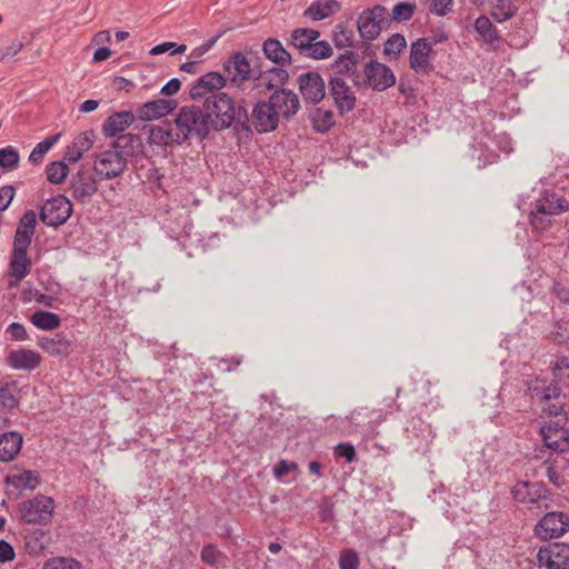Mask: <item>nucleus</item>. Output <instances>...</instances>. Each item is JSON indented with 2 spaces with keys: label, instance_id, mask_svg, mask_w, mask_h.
Wrapping results in <instances>:
<instances>
[{
  "label": "nucleus",
  "instance_id": "22",
  "mask_svg": "<svg viewBox=\"0 0 569 569\" xmlns=\"http://www.w3.org/2000/svg\"><path fill=\"white\" fill-rule=\"evenodd\" d=\"M41 361L40 353L27 348L10 350L6 357L7 365L13 370L32 371L41 365Z\"/></svg>",
  "mask_w": 569,
  "mask_h": 569
},
{
  "label": "nucleus",
  "instance_id": "29",
  "mask_svg": "<svg viewBox=\"0 0 569 569\" xmlns=\"http://www.w3.org/2000/svg\"><path fill=\"white\" fill-rule=\"evenodd\" d=\"M38 346L52 357H68L72 350V342L61 333L54 337H43L38 341Z\"/></svg>",
  "mask_w": 569,
  "mask_h": 569
},
{
  "label": "nucleus",
  "instance_id": "39",
  "mask_svg": "<svg viewBox=\"0 0 569 569\" xmlns=\"http://www.w3.org/2000/svg\"><path fill=\"white\" fill-rule=\"evenodd\" d=\"M30 322L41 330H53L60 327L61 318L53 312L38 310L30 317Z\"/></svg>",
  "mask_w": 569,
  "mask_h": 569
},
{
  "label": "nucleus",
  "instance_id": "38",
  "mask_svg": "<svg viewBox=\"0 0 569 569\" xmlns=\"http://www.w3.org/2000/svg\"><path fill=\"white\" fill-rule=\"evenodd\" d=\"M357 64L358 56L353 51H346L345 53L340 54L335 62L337 71L339 73L349 76L353 83L355 76L361 74V72L357 70Z\"/></svg>",
  "mask_w": 569,
  "mask_h": 569
},
{
  "label": "nucleus",
  "instance_id": "17",
  "mask_svg": "<svg viewBox=\"0 0 569 569\" xmlns=\"http://www.w3.org/2000/svg\"><path fill=\"white\" fill-rule=\"evenodd\" d=\"M251 123L260 133L271 132L277 129L279 117L269 101L261 100L252 109Z\"/></svg>",
  "mask_w": 569,
  "mask_h": 569
},
{
  "label": "nucleus",
  "instance_id": "7",
  "mask_svg": "<svg viewBox=\"0 0 569 569\" xmlns=\"http://www.w3.org/2000/svg\"><path fill=\"white\" fill-rule=\"evenodd\" d=\"M54 500L44 495H37L21 506V516L27 523L48 525L54 511Z\"/></svg>",
  "mask_w": 569,
  "mask_h": 569
},
{
  "label": "nucleus",
  "instance_id": "60",
  "mask_svg": "<svg viewBox=\"0 0 569 569\" xmlns=\"http://www.w3.org/2000/svg\"><path fill=\"white\" fill-rule=\"evenodd\" d=\"M181 82L178 78L170 79L161 89V93L164 96H173L180 89Z\"/></svg>",
  "mask_w": 569,
  "mask_h": 569
},
{
  "label": "nucleus",
  "instance_id": "53",
  "mask_svg": "<svg viewBox=\"0 0 569 569\" xmlns=\"http://www.w3.org/2000/svg\"><path fill=\"white\" fill-rule=\"evenodd\" d=\"M16 194V189L11 184L0 187V212L6 211L11 204Z\"/></svg>",
  "mask_w": 569,
  "mask_h": 569
},
{
  "label": "nucleus",
  "instance_id": "14",
  "mask_svg": "<svg viewBox=\"0 0 569 569\" xmlns=\"http://www.w3.org/2000/svg\"><path fill=\"white\" fill-rule=\"evenodd\" d=\"M29 247L12 246L9 262V286L18 287L19 283L30 273L32 261L28 254Z\"/></svg>",
  "mask_w": 569,
  "mask_h": 569
},
{
  "label": "nucleus",
  "instance_id": "28",
  "mask_svg": "<svg viewBox=\"0 0 569 569\" xmlns=\"http://www.w3.org/2000/svg\"><path fill=\"white\" fill-rule=\"evenodd\" d=\"M341 10V3L337 0H315L303 11V17L312 21H321L335 16Z\"/></svg>",
  "mask_w": 569,
  "mask_h": 569
},
{
  "label": "nucleus",
  "instance_id": "18",
  "mask_svg": "<svg viewBox=\"0 0 569 569\" xmlns=\"http://www.w3.org/2000/svg\"><path fill=\"white\" fill-rule=\"evenodd\" d=\"M298 84L300 93L307 102L318 103L325 98L326 86L319 73L306 72L300 74Z\"/></svg>",
  "mask_w": 569,
  "mask_h": 569
},
{
  "label": "nucleus",
  "instance_id": "23",
  "mask_svg": "<svg viewBox=\"0 0 569 569\" xmlns=\"http://www.w3.org/2000/svg\"><path fill=\"white\" fill-rule=\"evenodd\" d=\"M330 94L340 113L350 112L356 107V96L348 83L341 78H332L329 82Z\"/></svg>",
  "mask_w": 569,
  "mask_h": 569
},
{
  "label": "nucleus",
  "instance_id": "61",
  "mask_svg": "<svg viewBox=\"0 0 569 569\" xmlns=\"http://www.w3.org/2000/svg\"><path fill=\"white\" fill-rule=\"evenodd\" d=\"M293 468H296V465H295V463L289 465V463H287L284 460H281V461H279V462L276 465V467H274V469H273V473H274L276 478L280 479V478H282L283 476L288 475V473H289V471H290L291 469H293Z\"/></svg>",
  "mask_w": 569,
  "mask_h": 569
},
{
  "label": "nucleus",
  "instance_id": "40",
  "mask_svg": "<svg viewBox=\"0 0 569 569\" xmlns=\"http://www.w3.org/2000/svg\"><path fill=\"white\" fill-rule=\"evenodd\" d=\"M61 133H56L37 143L29 154V162L39 164L43 161L46 153L59 141Z\"/></svg>",
  "mask_w": 569,
  "mask_h": 569
},
{
  "label": "nucleus",
  "instance_id": "20",
  "mask_svg": "<svg viewBox=\"0 0 569 569\" xmlns=\"http://www.w3.org/2000/svg\"><path fill=\"white\" fill-rule=\"evenodd\" d=\"M546 447L558 452L569 450V430L559 422H548L540 429Z\"/></svg>",
  "mask_w": 569,
  "mask_h": 569
},
{
  "label": "nucleus",
  "instance_id": "6",
  "mask_svg": "<svg viewBox=\"0 0 569 569\" xmlns=\"http://www.w3.org/2000/svg\"><path fill=\"white\" fill-rule=\"evenodd\" d=\"M382 420L381 411L361 407L352 410L348 417L340 421V425L347 435L371 433Z\"/></svg>",
  "mask_w": 569,
  "mask_h": 569
},
{
  "label": "nucleus",
  "instance_id": "1",
  "mask_svg": "<svg viewBox=\"0 0 569 569\" xmlns=\"http://www.w3.org/2000/svg\"><path fill=\"white\" fill-rule=\"evenodd\" d=\"M202 111L210 129L222 131L236 122L247 119L242 107H237L234 100L226 92H218L204 99Z\"/></svg>",
  "mask_w": 569,
  "mask_h": 569
},
{
  "label": "nucleus",
  "instance_id": "26",
  "mask_svg": "<svg viewBox=\"0 0 569 569\" xmlns=\"http://www.w3.org/2000/svg\"><path fill=\"white\" fill-rule=\"evenodd\" d=\"M96 140V134L92 130L80 132L74 137L73 141L67 147L64 159L71 163L79 161L82 156L91 149Z\"/></svg>",
  "mask_w": 569,
  "mask_h": 569
},
{
  "label": "nucleus",
  "instance_id": "49",
  "mask_svg": "<svg viewBox=\"0 0 569 569\" xmlns=\"http://www.w3.org/2000/svg\"><path fill=\"white\" fill-rule=\"evenodd\" d=\"M415 9V3L399 2L392 9V18L399 22L408 21L412 18Z\"/></svg>",
  "mask_w": 569,
  "mask_h": 569
},
{
  "label": "nucleus",
  "instance_id": "5",
  "mask_svg": "<svg viewBox=\"0 0 569 569\" xmlns=\"http://www.w3.org/2000/svg\"><path fill=\"white\" fill-rule=\"evenodd\" d=\"M174 123L182 141L190 136H196L198 139L203 140L210 132L206 116L202 109L198 107L181 108Z\"/></svg>",
  "mask_w": 569,
  "mask_h": 569
},
{
  "label": "nucleus",
  "instance_id": "37",
  "mask_svg": "<svg viewBox=\"0 0 569 569\" xmlns=\"http://www.w3.org/2000/svg\"><path fill=\"white\" fill-rule=\"evenodd\" d=\"M511 492L513 499L522 503H535L541 497L540 488L531 482H519Z\"/></svg>",
  "mask_w": 569,
  "mask_h": 569
},
{
  "label": "nucleus",
  "instance_id": "33",
  "mask_svg": "<svg viewBox=\"0 0 569 569\" xmlns=\"http://www.w3.org/2000/svg\"><path fill=\"white\" fill-rule=\"evenodd\" d=\"M262 50L269 60L279 66H289L291 63V54L284 49L278 39H267L263 42Z\"/></svg>",
  "mask_w": 569,
  "mask_h": 569
},
{
  "label": "nucleus",
  "instance_id": "21",
  "mask_svg": "<svg viewBox=\"0 0 569 569\" xmlns=\"http://www.w3.org/2000/svg\"><path fill=\"white\" fill-rule=\"evenodd\" d=\"M268 101L271 103L279 118L289 119L300 109L298 96L291 90H277L270 96Z\"/></svg>",
  "mask_w": 569,
  "mask_h": 569
},
{
  "label": "nucleus",
  "instance_id": "4",
  "mask_svg": "<svg viewBox=\"0 0 569 569\" xmlns=\"http://www.w3.org/2000/svg\"><path fill=\"white\" fill-rule=\"evenodd\" d=\"M568 208L563 198L551 191H545L539 199L535 201V207L530 211V223L536 230H545L551 222L553 216L560 214Z\"/></svg>",
  "mask_w": 569,
  "mask_h": 569
},
{
  "label": "nucleus",
  "instance_id": "36",
  "mask_svg": "<svg viewBox=\"0 0 569 569\" xmlns=\"http://www.w3.org/2000/svg\"><path fill=\"white\" fill-rule=\"evenodd\" d=\"M97 191L96 182L92 178L84 174H77L71 182L72 197L84 201Z\"/></svg>",
  "mask_w": 569,
  "mask_h": 569
},
{
  "label": "nucleus",
  "instance_id": "9",
  "mask_svg": "<svg viewBox=\"0 0 569 569\" xmlns=\"http://www.w3.org/2000/svg\"><path fill=\"white\" fill-rule=\"evenodd\" d=\"M569 530V516L561 511L546 513L535 527L537 537L551 540L562 537Z\"/></svg>",
  "mask_w": 569,
  "mask_h": 569
},
{
  "label": "nucleus",
  "instance_id": "52",
  "mask_svg": "<svg viewBox=\"0 0 569 569\" xmlns=\"http://www.w3.org/2000/svg\"><path fill=\"white\" fill-rule=\"evenodd\" d=\"M186 50H187L186 44L177 46L174 42H163V43L154 46L150 50V54L158 56V54H162L168 51H171V54H177V53H183V52H186Z\"/></svg>",
  "mask_w": 569,
  "mask_h": 569
},
{
  "label": "nucleus",
  "instance_id": "24",
  "mask_svg": "<svg viewBox=\"0 0 569 569\" xmlns=\"http://www.w3.org/2000/svg\"><path fill=\"white\" fill-rule=\"evenodd\" d=\"M176 102L167 99H157L153 101H149L143 103L137 110V117L141 121H151L156 119H160L170 112H172L176 108Z\"/></svg>",
  "mask_w": 569,
  "mask_h": 569
},
{
  "label": "nucleus",
  "instance_id": "45",
  "mask_svg": "<svg viewBox=\"0 0 569 569\" xmlns=\"http://www.w3.org/2000/svg\"><path fill=\"white\" fill-rule=\"evenodd\" d=\"M517 13V7L511 0H497L492 17L497 22L511 19Z\"/></svg>",
  "mask_w": 569,
  "mask_h": 569
},
{
  "label": "nucleus",
  "instance_id": "30",
  "mask_svg": "<svg viewBox=\"0 0 569 569\" xmlns=\"http://www.w3.org/2000/svg\"><path fill=\"white\" fill-rule=\"evenodd\" d=\"M22 436L18 431H8L0 435V461H12L21 450Z\"/></svg>",
  "mask_w": 569,
  "mask_h": 569
},
{
  "label": "nucleus",
  "instance_id": "3",
  "mask_svg": "<svg viewBox=\"0 0 569 569\" xmlns=\"http://www.w3.org/2000/svg\"><path fill=\"white\" fill-rule=\"evenodd\" d=\"M395 83L396 76L393 71L385 63L375 60L365 64L361 74L355 76V87L359 90L385 91Z\"/></svg>",
  "mask_w": 569,
  "mask_h": 569
},
{
  "label": "nucleus",
  "instance_id": "57",
  "mask_svg": "<svg viewBox=\"0 0 569 569\" xmlns=\"http://www.w3.org/2000/svg\"><path fill=\"white\" fill-rule=\"evenodd\" d=\"M336 452L338 456L346 458L348 462H352L356 458L355 447L350 443H339L336 447Z\"/></svg>",
  "mask_w": 569,
  "mask_h": 569
},
{
  "label": "nucleus",
  "instance_id": "11",
  "mask_svg": "<svg viewBox=\"0 0 569 569\" xmlns=\"http://www.w3.org/2000/svg\"><path fill=\"white\" fill-rule=\"evenodd\" d=\"M386 16L387 10L382 6H375L361 12L357 21L360 37L366 40L376 39L382 30Z\"/></svg>",
  "mask_w": 569,
  "mask_h": 569
},
{
  "label": "nucleus",
  "instance_id": "64",
  "mask_svg": "<svg viewBox=\"0 0 569 569\" xmlns=\"http://www.w3.org/2000/svg\"><path fill=\"white\" fill-rule=\"evenodd\" d=\"M111 56V51L109 48L107 47H101L99 49H97L93 53V60L99 62V61H104L107 60L109 57Z\"/></svg>",
  "mask_w": 569,
  "mask_h": 569
},
{
  "label": "nucleus",
  "instance_id": "48",
  "mask_svg": "<svg viewBox=\"0 0 569 569\" xmlns=\"http://www.w3.org/2000/svg\"><path fill=\"white\" fill-rule=\"evenodd\" d=\"M353 31L342 26H337L333 34V42L337 48H347L352 46Z\"/></svg>",
  "mask_w": 569,
  "mask_h": 569
},
{
  "label": "nucleus",
  "instance_id": "50",
  "mask_svg": "<svg viewBox=\"0 0 569 569\" xmlns=\"http://www.w3.org/2000/svg\"><path fill=\"white\" fill-rule=\"evenodd\" d=\"M222 555L214 545L204 546L201 551V559L208 566H218Z\"/></svg>",
  "mask_w": 569,
  "mask_h": 569
},
{
  "label": "nucleus",
  "instance_id": "27",
  "mask_svg": "<svg viewBox=\"0 0 569 569\" xmlns=\"http://www.w3.org/2000/svg\"><path fill=\"white\" fill-rule=\"evenodd\" d=\"M37 216L33 210L26 211L19 220L16 233L13 237V244L30 247L32 237L36 232Z\"/></svg>",
  "mask_w": 569,
  "mask_h": 569
},
{
  "label": "nucleus",
  "instance_id": "55",
  "mask_svg": "<svg viewBox=\"0 0 569 569\" xmlns=\"http://www.w3.org/2000/svg\"><path fill=\"white\" fill-rule=\"evenodd\" d=\"M23 48V42L19 39H14L11 43L0 49V60L11 59L17 56Z\"/></svg>",
  "mask_w": 569,
  "mask_h": 569
},
{
  "label": "nucleus",
  "instance_id": "51",
  "mask_svg": "<svg viewBox=\"0 0 569 569\" xmlns=\"http://www.w3.org/2000/svg\"><path fill=\"white\" fill-rule=\"evenodd\" d=\"M359 566V558L355 550L346 549L341 552L339 558L340 569H357Z\"/></svg>",
  "mask_w": 569,
  "mask_h": 569
},
{
  "label": "nucleus",
  "instance_id": "44",
  "mask_svg": "<svg viewBox=\"0 0 569 569\" xmlns=\"http://www.w3.org/2000/svg\"><path fill=\"white\" fill-rule=\"evenodd\" d=\"M69 168L63 161L50 162L46 167L47 179L53 184L61 183L68 176Z\"/></svg>",
  "mask_w": 569,
  "mask_h": 569
},
{
  "label": "nucleus",
  "instance_id": "46",
  "mask_svg": "<svg viewBox=\"0 0 569 569\" xmlns=\"http://www.w3.org/2000/svg\"><path fill=\"white\" fill-rule=\"evenodd\" d=\"M331 54H332V48L329 44V42H327L325 40L317 39L310 47L306 57L315 59V60H321V59L329 58Z\"/></svg>",
  "mask_w": 569,
  "mask_h": 569
},
{
  "label": "nucleus",
  "instance_id": "31",
  "mask_svg": "<svg viewBox=\"0 0 569 569\" xmlns=\"http://www.w3.org/2000/svg\"><path fill=\"white\" fill-rule=\"evenodd\" d=\"M6 483L18 491L34 490L41 483V479L37 471L24 470L8 475Z\"/></svg>",
  "mask_w": 569,
  "mask_h": 569
},
{
  "label": "nucleus",
  "instance_id": "35",
  "mask_svg": "<svg viewBox=\"0 0 569 569\" xmlns=\"http://www.w3.org/2000/svg\"><path fill=\"white\" fill-rule=\"evenodd\" d=\"M475 30L482 38V40L492 48H496L500 42L497 28L492 24L487 16H480L475 21Z\"/></svg>",
  "mask_w": 569,
  "mask_h": 569
},
{
  "label": "nucleus",
  "instance_id": "47",
  "mask_svg": "<svg viewBox=\"0 0 569 569\" xmlns=\"http://www.w3.org/2000/svg\"><path fill=\"white\" fill-rule=\"evenodd\" d=\"M81 565L73 558L57 557L47 560L43 569H80Z\"/></svg>",
  "mask_w": 569,
  "mask_h": 569
},
{
  "label": "nucleus",
  "instance_id": "59",
  "mask_svg": "<svg viewBox=\"0 0 569 569\" xmlns=\"http://www.w3.org/2000/svg\"><path fill=\"white\" fill-rule=\"evenodd\" d=\"M13 558L14 550L12 546L4 540H0V562H6L12 560Z\"/></svg>",
  "mask_w": 569,
  "mask_h": 569
},
{
  "label": "nucleus",
  "instance_id": "25",
  "mask_svg": "<svg viewBox=\"0 0 569 569\" xmlns=\"http://www.w3.org/2000/svg\"><path fill=\"white\" fill-rule=\"evenodd\" d=\"M148 140L150 144L160 147L181 144L183 142L177 131V127H173L171 123L152 126L149 131Z\"/></svg>",
  "mask_w": 569,
  "mask_h": 569
},
{
  "label": "nucleus",
  "instance_id": "56",
  "mask_svg": "<svg viewBox=\"0 0 569 569\" xmlns=\"http://www.w3.org/2000/svg\"><path fill=\"white\" fill-rule=\"evenodd\" d=\"M7 333L14 341H24L28 339V332L23 325L19 322H12L7 328Z\"/></svg>",
  "mask_w": 569,
  "mask_h": 569
},
{
  "label": "nucleus",
  "instance_id": "63",
  "mask_svg": "<svg viewBox=\"0 0 569 569\" xmlns=\"http://www.w3.org/2000/svg\"><path fill=\"white\" fill-rule=\"evenodd\" d=\"M98 107H99L98 100L88 99L80 104L79 111L83 112V113H88V112L94 111Z\"/></svg>",
  "mask_w": 569,
  "mask_h": 569
},
{
  "label": "nucleus",
  "instance_id": "8",
  "mask_svg": "<svg viewBox=\"0 0 569 569\" xmlns=\"http://www.w3.org/2000/svg\"><path fill=\"white\" fill-rule=\"evenodd\" d=\"M134 116L131 111L123 110L116 112L106 119L102 124V132L108 138H117L114 143L116 148H124L127 141H139V137L136 134H121L132 124Z\"/></svg>",
  "mask_w": 569,
  "mask_h": 569
},
{
  "label": "nucleus",
  "instance_id": "19",
  "mask_svg": "<svg viewBox=\"0 0 569 569\" xmlns=\"http://www.w3.org/2000/svg\"><path fill=\"white\" fill-rule=\"evenodd\" d=\"M228 87L224 77L216 71H210L199 77L190 88V98L192 100H199L207 98L208 93L213 94L214 91L221 90Z\"/></svg>",
  "mask_w": 569,
  "mask_h": 569
},
{
  "label": "nucleus",
  "instance_id": "62",
  "mask_svg": "<svg viewBox=\"0 0 569 569\" xmlns=\"http://www.w3.org/2000/svg\"><path fill=\"white\" fill-rule=\"evenodd\" d=\"M34 300L39 303V305H42L44 307H49V308H52L53 305H54V297L50 296V295H44V293H41L39 291H36L34 292Z\"/></svg>",
  "mask_w": 569,
  "mask_h": 569
},
{
  "label": "nucleus",
  "instance_id": "58",
  "mask_svg": "<svg viewBox=\"0 0 569 569\" xmlns=\"http://www.w3.org/2000/svg\"><path fill=\"white\" fill-rule=\"evenodd\" d=\"M398 90L406 98L408 103L415 102V99H416L415 89L412 88V86L409 82L400 80Z\"/></svg>",
  "mask_w": 569,
  "mask_h": 569
},
{
  "label": "nucleus",
  "instance_id": "15",
  "mask_svg": "<svg viewBox=\"0 0 569 569\" xmlns=\"http://www.w3.org/2000/svg\"><path fill=\"white\" fill-rule=\"evenodd\" d=\"M539 569H569V546L552 545L540 548L536 553Z\"/></svg>",
  "mask_w": 569,
  "mask_h": 569
},
{
  "label": "nucleus",
  "instance_id": "2",
  "mask_svg": "<svg viewBox=\"0 0 569 569\" xmlns=\"http://www.w3.org/2000/svg\"><path fill=\"white\" fill-rule=\"evenodd\" d=\"M224 79L227 86L241 96L242 101L251 100L254 76L248 58L240 51L233 52L224 62Z\"/></svg>",
  "mask_w": 569,
  "mask_h": 569
},
{
  "label": "nucleus",
  "instance_id": "42",
  "mask_svg": "<svg viewBox=\"0 0 569 569\" xmlns=\"http://www.w3.org/2000/svg\"><path fill=\"white\" fill-rule=\"evenodd\" d=\"M20 162L19 151L8 146L0 149V167L6 171H13L18 169Z\"/></svg>",
  "mask_w": 569,
  "mask_h": 569
},
{
  "label": "nucleus",
  "instance_id": "54",
  "mask_svg": "<svg viewBox=\"0 0 569 569\" xmlns=\"http://www.w3.org/2000/svg\"><path fill=\"white\" fill-rule=\"evenodd\" d=\"M453 0H432L430 4V12L438 17H443L451 11Z\"/></svg>",
  "mask_w": 569,
  "mask_h": 569
},
{
  "label": "nucleus",
  "instance_id": "32",
  "mask_svg": "<svg viewBox=\"0 0 569 569\" xmlns=\"http://www.w3.org/2000/svg\"><path fill=\"white\" fill-rule=\"evenodd\" d=\"M320 38V32L309 28H298L291 32L290 43L306 57L312 43Z\"/></svg>",
  "mask_w": 569,
  "mask_h": 569
},
{
  "label": "nucleus",
  "instance_id": "43",
  "mask_svg": "<svg viewBox=\"0 0 569 569\" xmlns=\"http://www.w3.org/2000/svg\"><path fill=\"white\" fill-rule=\"evenodd\" d=\"M406 47V38L400 33H395L385 42L383 53L389 59H397Z\"/></svg>",
  "mask_w": 569,
  "mask_h": 569
},
{
  "label": "nucleus",
  "instance_id": "12",
  "mask_svg": "<svg viewBox=\"0 0 569 569\" xmlns=\"http://www.w3.org/2000/svg\"><path fill=\"white\" fill-rule=\"evenodd\" d=\"M283 67L284 66L272 67L264 71H260L257 76H254V82H252L253 92L251 100H256L259 97L266 94L268 91L274 88H279L287 82L289 73Z\"/></svg>",
  "mask_w": 569,
  "mask_h": 569
},
{
  "label": "nucleus",
  "instance_id": "16",
  "mask_svg": "<svg viewBox=\"0 0 569 569\" xmlns=\"http://www.w3.org/2000/svg\"><path fill=\"white\" fill-rule=\"evenodd\" d=\"M127 166V161L120 151L106 150L97 156L94 161V170L97 174L112 179L122 173Z\"/></svg>",
  "mask_w": 569,
  "mask_h": 569
},
{
  "label": "nucleus",
  "instance_id": "34",
  "mask_svg": "<svg viewBox=\"0 0 569 569\" xmlns=\"http://www.w3.org/2000/svg\"><path fill=\"white\" fill-rule=\"evenodd\" d=\"M20 389L14 380L0 381V405L4 410L11 411L19 406Z\"/></svg>",
  "mask_w": 569,
  "mask_h": 569
},
{
  "label": "nucleus",
  "instance_id": "13",
  "mask_svg": "<svg viewBox=\"0 0 569 569\" xmlns=\"http://www.w3.org/2000/svg\"><path fill=\"white\" fill-rule=\"evenodd\" d=\"M432 43L425 38L418 39L410 46L409 66L417 73L427 76L433 70Z\"/></svg>",
  "mask_w": 569,
  "mask_h": 569
},
{
  "label": "nucleus",
  "instance_id": "41",
  "mask_svg": "<svg viewBox=\"0 0 569 569\" xmlns=\"http://www.w3.org/2000/svg\"><path fill=\"white\" fill-rule=\"evenodd\" d=\"M313 129L320 133L327 132L333 124V112L331 110L317 108L311 117Z\"/></svg>",
  "mask_w": 569,
  "mask_h": 569
},
{
  "label": "nucleus",
  "instance_id": "10",
  "mask_svg": "<svg viewBox=\"0 0 569 569\" xmlns=\"http://www.w3.org/2000/svg\"><path fill=\"white\" fill-rule=\"evenodd\" d=\"M72 213V204L64 196L48 200L40 211V219L49 227L63 224Z\"/></svg>",
  "mask_w": 569,
  "mask_h": 569
}]
</instances>
